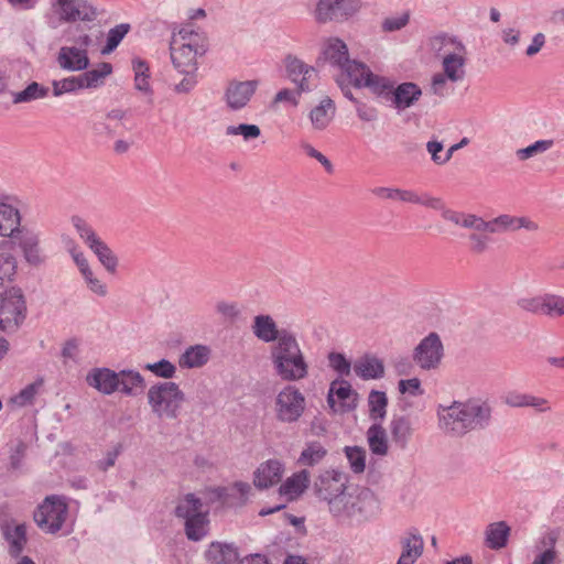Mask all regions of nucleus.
I'll use <instances>...</instances> for the list:
<instances>
[{
    "label": "nucleus",
    "mask_w": 564,
    "mask_h": 564,
    "mask_svg": "<svg viewBox=\"0 0 564 564\" xmlns=\"http://www.w3.org/2000/svg\"><path fill=\"white\" fill-rule=\"evenodd\" d=\"M270 361L274 375L282 381L296 382L308 376L310 366L293 333H283L270 347Z\"/></svg>",
    "instance_id": "nucleus-1"
},
{
    "label": "nucleus",
    "mask_w": 564,
    "mask_h": 564,
    "mask_svg": "<svg viewBox=\"0 0 564 564\" xmlns=\"http://www.w3.org/2000/svg\"><path fill=\"white\" fill-rule=\"evenodd\" d=\"M442 217L458 227L475 231H487V234L491 235L520 229L528 231H536L539 229V225L529 217H518L510 214H500L490 220H485L476 214L448 209L443 210Z\"/></svg>",
    "instance_id": "nucleus-2"
},
{
    "label": "nucleus",
    "mask_w": 564,
    "mask_h": 564,
    "mask_svg": "<svg viewBox=\"0 0 564 564\" xmlns=\"http://www.w3.org/2000/svg\"><path fill=\"white\" fill-rule=\"evenodd\" d=\"M329 513L340 523L362 522L373 513L376 500L368 489L348 488L326 503Z\"/></svg>",
    "instance_id": "nucleus-3"
},
{
    "label": "nucleus",
    "mask_w": 564,
    "mask_h": 564,
    "mask_svg": "<svg viewBox=\"0 0 564 564\" xmlns=\"http://www.w3.org/2000/svg\"><path fill=\"white\" fill-rule=\"evenodd\" d=\"M148 404L159 419L176 420L186 401L184 391L174 381H160L147 392Z\"/></svg>",
    "instance_id": "nucleus-4"
},
{
    "label": "nucleus",
    "mask_w": 564,
    "mask_h": 564,
    "mask_svg": "<svg viewBox=\"0 0 564 564\" xmlns=\"http://www.w3.org/2000/svg\"><path fill=\"white\" fill-rule=\"evenodd\" d=\"M362 0H317L311 14L317 24L343 23L362 9Z\"/></svg>",
    "instance_id": "nucleus-5"
},
{
    "label": "nucleus",
    "mask_w": 564,
    "mask_h": 564,
    "mask_svg": "<svg viewBox=\"0 0 564 564\" xmlns=\"http://www.w3.org/2000/svg\"><path fill=\"white\" fill-rule=\"evenodd\" d=\"M306 409V399L301 390L292 384L283 387L274 399L275 419L284 424L300 421Z\"/></svg>",
    "instance_id": "nucleus-6"
},
{
    "label": "nucleus",
    "mask_w": 564,
    "mask_h": 564,
    "mask_svg": "<svg viewBox=\"0 0 564 564\" xmlns=\"http://www.w3.org/2000/svg\"><path fill=\"white\" fill-rule=\"evenodd\" d=\"M340 72L354 87L369 88L377 96H382L392 88L391 80L373 74L365 63L356 59H350Z\"/></svg>",
    "instance_id": "nucleus-7"
},
{
    "label": "nucleus",
    "mask_w": 564,
    "mask_h": 564,
    "mask_svg": "<svg viewBox=\"0 0 564 564\" xmlns=\"http://www.w3.org/2000/svg\"><path fill=\"white\" fill-rule=\"evenodd\" d=\"M70 223L79 238L96 254L104 268L113 273L118 267V258L108 245L97 236L94 228L80 216H73Z\"/></svg>",
    "instance_id": "nucleus-8"
},
{
    "label": "nucleus",
    "mask_w": 564,
    "mask_h": 564,
    "mask_svg": "<svg viewBox=\"0 0 564 564\" xmlns=\"http://www.w3.org/2000/svg\"><path fill=\"white\" fill-rule=\"evenodd\" d=\"M68 506L64 498L51 496L45 498L34 513L37 527L46 533L59 531L66 520Z\"/></svg>",
    "instance_id": "nucleus-9"
},
{
    "label": "nucleus",
    "mask_w": 564,
    "mask_h": 564,
    "mask_svg": "<svg viewBox=\"0 0 564 564\" xmlns=\"http://www.w3.org/2000/svg\"><path fill=\"white\" fill-rule=\"evenodd\" d=\"M26 305L22 291L11 288L0 295V329L14 330L24 321Z\"/></svg>",
    "instance_id": "nucleus-10"
},
{
    "label": "nucleus",
    "mask_w": 564,
    "mask_h": 564,
    "mask_svg": "<svg viewBox=\"0 0 564 564\" xmlns=\"http://www.w3.org/2000/svg\"><path fill=\"white\" fill-rule=\"evenodd\" d=\"M517 306L521 311L533 315H543L551 318L564 316V296L555 293L520 297L517 300Z\"/></svg>",
    "instance_id": "nucleus-11"
},
{
    "label": "nucleus",
    "mask_w": 564,
    "mask_h": 564,
    "mask_svg": "<svg viewBox=\"0 0 564 564\" xmlns=\"http://www.w3.org/2000/svg\"><path fill=\"white\" fill-rule=\"evenodd\" d=\"M91 45V37L83 34L76 40V45L62 46L57 53L56 62L63 70L82 72L88 68L89 57L87 48Z\"/></svg>",
    "instance_id": "nucleus-12"
},
{
    "label": "nucleus",
    "mask_w": 564,
    "mask_h": 564,
    "mask_svg": "<svg viewBox=\"0 0 564 564\" xmlns=\"http://www.w3.org/2000/svg\"><path fill=\"white\" fill-rule=\"evenodd\" d=\"M444 357V346L437 333L432 332L425 336L412 354L413 361L422 370H432L438 368Z\"/></svg>",
    "instance_id": "nucleus-13"
},
{
    "label": "nucleus",
    "mask_w": 564,
    "mask_h": 564,
    "mask_svg": "<svg viewBox=\"0 0 564 564\" xmlns=\"http://www.w3.org/2000/svg\"><path fill=\"white\" fill-rule=\"evenodd\" d=\"M440 429L451 436L460 437L468 433L466 401H454L451 405H440L437 410Z\"/></svg>",
    "instance_id": "nucleus-14"
},
{
    "label": "nucleus",
    "mask_w": 564,
    "mask_h": 564,
    "mask_svg": "<svg viewBox=\"0 0 564 564\" xmlns=\"http://www.w3.org/2000/svg\"><path fill=\"white\" fill-rule=\"evenodd\" d=\"M372 193L381 198L398 200L402 203L422 205L434 210H448L440 197H432L429 194H419L411 189L393 188V187H377Z\"/></svg>",
    "instance_id": "nucleus-15"
},
{
    "label": "nucleus",
    "mask_w": 564,
    "mask_h": 564,
    "mask_svg": "<svg viewBox=\"0 0 564 564\" xmlns=\"http://www.w3.org/2000/svg\"><path fill=\"white\" fill-rule=\"evenodd\" d=\"M348 488V476L336 469L322 471L314 481L316 497L327 503Z\"/></svg>",
    "instance_id": "nucleus-16"
},
{
    "label": "nucleus",
    "mask_w": 564,
    "mask_h": 564,
    "mask_svg": "<svg viewBox=\"0 0 564 564\" xmlns=\"http://www.w3.org/2000/svg\"><path fill=\"white\" fill-rule=\"evenodd\" d=\"M259 86V80H231L225 88L224 101L231 111L247 107Z\"/></svg>",
    "instance_id": "nucleus-17"
},
{
    "label": "nucleus",
    "mask_w": 564,
    "mask_h": 564,
    "mask_svg": "<svg viewBox=\"0 0 564 564\" xmlns=\"http://www.w3.org/2000/svg\"><path fill=\"white\" fill-rule=\"evenodd\" d=\"M18 247L22 252L24 261L32 267H40L46 261V256L41 247L39 232L28 228H21L15 237Z\"/></svg>",
    "instance_id": "nucleus-18"
},
{
    "label": "nucleus",
    "mask_w": 564,
    "mask_h": 564,
    "mask_svg": "<svg viewBox=\"0 0 564 564\" xmlns=\"http://www.w3.org/2000/svg\"><path fill=\"white\" fill-rule=\"evenodd\" d=\"M357 397L348 381L336 379L329 386L327 403L334 412H347L356 409Z\"/></svg>",
    "instance_id": "nucleus-19"
},
{
    "label": "nucleus",
    "mask_w": 564,
    "mask_h": 564,
    "mask_svg": "<svg viewBox=\"0 0 564 564\" xmlns=\"http://www.w3.org/2000/svg\"><path fill=\"white\" fill-rule=\"evenodd\" d=\"M53 6L59 9L61 20L91 22L97 18V10L87 0H54Z\"/></svg>",
    "instance_id": "nucleus-20"
},
{
    "label": "nucleus",
    "mask_w": 564,
    "mask_h": 564,
    "mask_svg": "<svg viewBox=\"0 0 564 564\" xmlns=\"http://www.w3.org/2000/svg\"><path fill=\"white\" fill-rule=\"evenodd\" d=\"M286 72L291 80L296 84L299 93L310 91L313 86H315L317 72L313 66L304 63L302 59L288 56Z\"/></svg>",
    "instance_id": "nucleus-21"
},
{
    "label": "nucleus",
    "mask_w": 564,
    "mask_h": 564,
    "mask_svg": "<svg viewBox=\"0 0 564 564\" xmlns=\"http://www.w3.org/2000/svg\"><path fill=\"white\" fill-rule=\"evenodd\" d=\"M286 72L291 80L296 84L299 93L310 91L313 86H315L317 72L313 66L304 63L302 59L288 56Z\"/></svg>",
    "instance_id": "nucleus-22"
},
{
    "label": "nucleus",
    "mask_w": 564,
    "mask_h": 564,
    "mask_svg": "<svg viewBox=\"0 0 564 564\" xmlns=\"http://www.w3.org/2000/svg\"><path fill=\"white\" fill-rule=\"evenodd\" d=\"M391 96V104L398 111L405 110L413 107L422 96L420 86L412 82H405L397 87L392 83L391 90H388L383 96Z\"/></svg>",
    "instance_id": "nucleus-23"
},
{
    "label": "nucleus",
    "mask_w": 564,
    "mask_h": 564,
    "mask_svg": "<svg viewBox=\"0 0 564 564\" xmlns=\"http://www.w3.org/2000/svg\"><path fill=\"white\" fill-rule=\"evenodd\" d=\"M10 196L0 199V237L12 238L21 229L22 216L18 206L11 203Z\"/></svg>",
    "instance_id": "nucleus-24"
},
{
    "label": "nucleus",
    "mask_w": 564,
    "mask_h": 564,
    "mask_svg": "<svg viewBox=\"0 0 564 564\" xmlns=\"http://www.w3.org/2000/svg\"><path fill=\"white\" fill-rule=\"evenodd\" d=\"M467 430L477 431L487 429L492 420V408L487 401L469 399L466 401Z\"/></svg>",
    "instance_id": "nucleus-25"
},
{
    "label": "nucleus",
    "mask_w": 564,
    "mask_h": 564,
    "mask_svg": "<svg viewBox=\"0 0 564 564\" xmlns=\"http://www.w3.org/2000/svg\"><path fill=\"white\" fill-rule=\"evenodd\" d=\"M284 469V464L275 458L261 463L254 471V486L259 489H265L279 484L283 477Z\"/></svg>",
    "instance_id": "nucleus-26"
},
{
    "label": "nucleus",
    "mask_w": 564,
    "mask_h": 564,
    "mask_svg": "<svg viewBox=\"0 0 564 564\" xmlns=\"http://www.w3.org/2000/svg\"><path fill=\"white\" fill-rule=\"evenodd\" d=\"M119 376L109 368H94L87 373L86 382L100 393L110 395L119 390Z\"/></svg>",
    "instance_id": "nucleus-27"
},
{
    "label": "nucleus",
    "mask_w": 564,
    "mask_h": 564,
    "mask_svg": "<svg viewBox=\"0 0 564 564\" xmlns=\"http://www.w3.org/2000/svg\"><path fill=\"white\" fill-rule=\"evenodd\" d=\"M170 45L196 50L204 55L207 52L205 34L195 30L192 24H185L177 32H173Z\"/></svg>",
    "instance_id": "nucleus-28"
},
{
    "label": "nucleus",
    "mask_w": 564,
    "mask_h": 564,
    "mask_svg": "<svg viewBox=\"0 0 564 564\" xmlns=\"http://www.w3.org/2000/svg\"><path fill=\"white\" fill-rule=\"evenodd\" d=\"M170 55L174 68L184 75L196 74L197 57L202 56L196 50L170 45Z\"/></svg>",
    "instance_id": "nucleus-29"
},
{
    "label": "nucleus",
    "mask_w": 564,
    "mask_h": 564,
    "mask_svg": "<svg viewBox=\"0 0 564 564\" xmlns=\"http://www.w3.org/2000/svg\"><path fill=\"white\" fill-rule=\"evenodd\" d=\"M251 329L259 340L273 344L280 340L283 333H291L288 329H279L272 316L264 314L254 316Z\"/></svg>",
    "instance_id": "nucleus-30"
},
{
    "label": "nucleus",
    "mask_w": 564,
    "mask_h": 564,
    "mask_svg": "<svg viewBox=\"0 0 564 564\" xmlns=\"http://www.w3.org/2000/svg\"><path fill=\"white\" fill-rule=\"evenodd\" d=\"M431 50L442 59L447 56L466 53L465 44L455 35L441 33L433 36L430 41Z\"/></svg>",
    "instance_id": "nucleus-31"
},
{
    "label": "nucleus",
    "mask_w": 564,
    "mask_h": 564,
    "mask_svg": "<svg viewBox=\"0 0 564 564\" xmlns=\"http://www.w3.org/2000/svg\"><path fill=\"white\" fill-rule=\"evenodd\" d=\"M355 373L362 380L380 379L384 376V365L373 355H364L354 362Z\"/></svg>",
    "instance_id": "nucleus-32"
},
{
    "label": "nucleus",
    "mask_w": 564,
    "mask_h": 564,
    "mask_svg": "<svg viewBox=\"0 0 564 564\" xmlns=\"http://www.w3.org/2000/svg\"><path fill=\"white\" fill-rule=\"evenodd\" d=\"M237 547L231 543L212 542L205 552V558L210 564H235L238 560Z\"/></svg>",
    "instance_id": "nucleus-33"
},
{
    "label": "nucleus",
    "mask_w": 564,
    "mask_h": 564,
    "mask_svg": "<svg viewBox=\"0 0 564 564\" xmlns=\"http://www.w3.org/2000/svg\"><path fill=\"white\" fill-rule=\"evenodd\" d=\"M323 54L333 66L341 69L349 61L347 44L339 37H329L324 43Z\"/></svg>",
    "instance_id": "nucleus-34"
},
{
    "label": "nucleus",
    "mask_w": 564,
    "mask_h": 564,
    "mask_svg": "<svg viewBox=\"0 0 564 564\" xmlns=\"http://www.w3.org/2000/svg\"><path fill=\"white\" fill-rule=\"evenodd\" d=\"M310 473L305 469L293 474L289 477L279 488L281 497L285 498V501H292L299 498L305 489L308 487Z\"/></svg>",
    "instance_id": "nucleus-35"
},
{
    "label": "nucleus",
    "mask_w": 564,
    "mask_h": 564,
    "mask_svg": "<svg viewBox=\"0 0 564 564\" xmlns=\"http://www.w3.org/2000/svg\"><path fill=\"white\" fill-rule=\"evenodd\" d=\"M402 552L397 564H414L423 554L424 542L417 532H410L401 540Z\"/></svg>",
    "instance_id": "nucleus-36"
},
{
    "label": "nucleus",
    "mask_w": 564,
    "mask_h": 564,
    "mask_svg": "<svg viewBox=\"0 0 564 564\" xmlns=\"http://www.w3.org/2000/svg\"><path fill=\"white\" fill-rule=\"evenodd\" d=\"M393 443L401 449L406 448L412 435L413 427L409 417L404 415L393 416L389 424Z\"/></svg>",
    "instance_id": "nucleus-37"
},
{
    "label": "nucleus",
    "mask_w": 564,
    "mask_h": 564,
    "mask_svg": "<svg viewBox=\"0 0 564 564\" xmlns=\"http://www.w3.org/2000/svg\"><path fill=\"white\" fill-rule=\"evenodd\" d=\"M336 107L329 97L323 98L310 112V120L315 130H324L335 116Z\"/></svg>",
    "instance_id": "nucleus-38"
},
{
    "label": "nucleus",
    "mask_w": 564,
    "mask_h": 564,
    "mask_svg": "<svg viewBox=\"0 0 564 564\" xmlns=\"http://www.w3.org/2000/svg\"><path fill=\"white\" fill-rule=\"evenodd\" d=\"M210 358V348L205 345H194L185 349L180 356L181 368L193 369L205 366Z\"/></svg>",
    "instance_id": "nucleus-39"
},
{
    "label": "nucleus",
    "mask_w": 564,
    "mask_h": 564,
    "mask_svg": "<svg viewBox=\"0 0 564 564\" xmlns=\"http://www.w3.org/2000/svg\"><path fill=\"white\" fill-rule=\"evenodd\" d=\"M119 390L128 397H137L145 389V380L139 371L121 370L119 371Z\"/></svg>",
    "instance_id": "nucleus-40"
},
{
    "label": "nucleus",
    "mask_w": 564,
    "mask_h": 564,
    "mask_svg": "<svg viewBox=\"0 0 564 564\" xmlns=\"http://www.w3.org/2000/svg\"><path fill=\"white\" fill-rule=\"evenodd\" d=\"M510 535V527L505 521L494 522L487 525L485 531L486 545L491 550H500L507 545Z\"/></svg>",
    "instance_id": "nucleus-41"
},
{
    "label": "nucleus",
    "mask_w": 564,
    "mask_h": 564,
    "mask_svg": "<svg viewBox=\"0 0 564 564\" xmlns=\"http://www.w3.org/2000/svg\"><path fill=\"white\" fill-rule=\"evenodd\" d=\"M132 69L134 73V88L149 97L152 102L153 89L150 84V67L147 61L134 57L132 59Z\"/></svg>",
    "instance_id": "nucleus-42"
},
{
    "label": "nucleus",
    "mask_w": 564,
    "mask_h": 564,
    "mask_svg": "<svg viewBox=\"0 0 564 564\" xmlns=\"http://www.w3.org/2000/svg\"><path fill=\"white\" fill-rule=\"evenodd\" d=\"M466 62L467 52L447 56L442 59L443 73L448 77L449 82L458 83L465 78Z\"/></svg>",
    "instance_id": "nucleus-43"
},
{
    "label": "nucleus",
    "mask_w": 564,
    "mask_h": 564,
    "mask_svg": "<svg viewBox=\"0 0 564 564\" xmlns=\"http://www.w3.org/2000/svg\"><path fill=\"white\" fill-rule=\"evenodd\" d=\"M367 441L372 454L384 456L388 454V435L382 423H373L367 431Z\"/></svg>",
    "instance_id": "nucleus-44"
},
{
    "label": "nucleus",
    "mask_w": 564,
    "mask_h": 564,
    "mask_svg": "<svg viewBox=\"0 0 564 564\" xmlns=\"http://www.w3.org/2000/svg\"><path fill=\"white\" fill-rule=\"evenodd\" d=\"M208 510L203 509V502L194 494H187L181 499L175 508V516L183 519L184 522L188 519L195 518L196 514H203Z\"/></svg>",
    "instance_id": "nucleus-45"
},
{
    "label": "nucleus",
    "mask_w": 564,
    "mask_h": 564,
    "mask_svg": "<svg viewBox=\"0 0 564 564\" xmlns=\"http://www.w3.org/2000/svg\"><path fill=\"white\" fill-rule=\"evenodd\" d=\"M4 538L9 543V554L12 557H19L26 544V527L25 524H17L13 528H7Z\"/></svg>",
    "instance_id": "nucleus-46"
},
{
    "label": "nucleus",
    "mask_w": 564,
    "mask_h": 564,
    "mask_svg": "<svg viewBox=\"0 0 564 564\" xmlns=\"http://www.w3.org/2000/svg\"><path fill=\"white\" fill-rule=\"evenodd\" d=\"M388 397L386 392L371 390L368 395L369 416L375 423H382L387 415Z\"/></svg>",
    "instance_id": "nucleus-47"
},
{
    "label": "nucleus",
    "mask_w": 564,
    "mask_h": 564,
    "mask_svg": "<svg viewBox=\"0 0 564 564\" xmlns=\"http://www.w3.org/2000/svg\"><path fill=\"white\" fill-rule=\"evenodd\" d=\"M112 73V66L110 63L101 62L98 64L97 68L87 70L80 74V79L83 82L84 89L88 88H97L101 86L107 76Z\"/></svg>",
    "instance_id": "nucleus-48"
},
{
    "label": "nucleus",
    "mask_w": 564,
    "mask_h": 564,
    "mask_svg": "<svg viewBox=\"0 0 564 564\" xmlns=\"http://www.w3.org/2000/svg\"><path fill=\"white\" fill-rule=\"evenodd\" d=\"M327 455L325 446L317 442H307L304 449L302 451L297 463L302 466H315L319 464Z\"/></svg>",
    "instance_id": "nucleus-49"
},
{
    "label": "nucleus",
    "mask_w": 564,
    "mask_h": 564,
    "mask_svg": "<svg viewBox=\"0 0 564 564\" xmlns=\"http://www.w3.org/2000/svg\"><path fill=\"white\" fill-rule=\"evenodd\" d=\"M184 524L187 539L191 541H199L208 532V512L196 514L195 518L188 519Z\"/></svg>",
    "instance_id": "nucleus-50"
},
{
    "label": "nucleus",
    "mask_w": 564,
    "mask_h": 564,
    "mask_svg": "<svg viewBox=\"0 0 564 564\" xmlns=\"http://www.w3.org/2000/svg\"><path fill=\"white\" fill-rule=\"evenodd\" d=\"M48 95V88L36 82L29 84L23 90L12 94L13 104L30 102L36 99L45 98Z\"/></svg>",
    "instance_id": "nucleus-51"
},
{
    "label": "nucleus",
    "mask_w": 564,
    "mask_h": 564,
    "mask_svg": "<svg viewBox=\"0 0 564 564\" xmlns=\"http://www.w3.org/2000/svg\"><path fill=\"white\" fill-rule=\"evenodd\" d=\"M18 261L10 252H0V288L13 281L17 274Z\"/></svg>",
    "instance_id": "nucleus-52"
},
{
    "label": "nucleus",
    "mask_w": 564,
    "mask_h": 564,
    "mask_svg": "<svg viewBox=\"0 0 564 564\" xmlns=\"http://www.w3.org/2000/svg\"><path fill=\"white\" fill-rule=\"evenodd\" d=\"M130 30V25L121 23L110 29L107 34L106 45L101 48L102 54H109L117 48Z\"/></svg>",
    "instance_id": "nucleus-53"
},
{
    "label": "nucleus",
    "mask_w": 564,
    "mask_h": 564,
    "mask_svg": "<svg viewBox=\"0 0 564 564\" xmlns=\"http://www.w3.org/2000/svg\"><path fill=\"white\" fill-rule=\"evenodd\" d=\"M53 95L59 97L63 94L74 93L84 89L80 76H69L59 80H53Z\"/></svg>",
    "instance_id": "nucleus-54"
},
{
    "label": "nucleus",
    "mask_w": 564,
    "mask_h": 564,
    "mask_svg": "<svg viewBox=\"0 0 564 564\" xmlns=\"http://www.w3.org/2000/svg\"><path fill=\"white\" fill-rule=\"evenodd\" d=\"M553 140H539L527 148L518 149L516 151V155L520 161H525L534 155L546 152L553 147Z\"/></svg>",
    "instance_id": "nucleus-55"
},
{
    "label": "nucleus",
    "mask_w": 564,
    "mask_h": 564,
    "mask_svg": "<svg viewBox=\"0 0 564 564\" xmlns=\"http://www.w3.org/2000/svg\"><path fill=\"white\" fill-rule=\"evenodd\" d=\"M227 135H241L245 141L257 139L261 134V130L257 124L240 123L238 126H228L226 128Z\"/></svg>",
    "instance_id": "nucleus-56"
},
{
    "label": "nucleus",
    "mask_w": 564,
    "mask_h": 564,
    "mask_svg": "<svg viewBox=\"0 0 564 564\" xmlns=\"http://www.w3.org/2000/svg\"><path fill=\"white\" fill-rule=\"evenodd\" d=\"M487 231H475L468 236V248L474 254L485 253L490 245V238L486 235Z\"/></svg>",
    "instance_id": "nucleus-57"
},
{
    "label": "nucleus",
    "mask_w": 564,
    "mask_h": 564,
    "mask_svg": "<svg viewBox=\"0 0 564 564\" xmlns=\"http://www.w3.org/2000/svg\"><path fill=\"white\" fill-rule=\"evenodd\" d=\"M145 370L151 371L156 377L163 379H172L175 376L176 367L171 361L166 359H161L158 362L147 364L144 366ZM169 381V380H165Z\"/></svg>",
    "instance_id": "nucleus-58"
},
{
    "label": "nucleus",
    "mask_w": 564,
    "mask_h": 564,
    "mask_svg": "<svg viewBox=\"0 0 564 564\" xmlns=\"http://www.w3.org/2000/svg\"><path fill=\"white\" fill-rule=\"evenodd\" d=\"M346 457L354 473L359 474L366 467V453L359 447H346Z\"/></svg>",
    "instance_id": "nucleus-59"
},
{
    "label": "nucleus",
    "mask_w": 564,
    "mask_h": 564,
    "mask_svg": "<svg viewBox=\"0 0 564 564\" xmlns=\"http://www.w3.org/2000/svg\"><path fill=\"white\" fill-rule=\"evenodd\" d=\"M43 381L39 380L31 384H28L24 389H22L17 395H14L11 401L19 405L24 406L26 404L32 403L34 397L36 395L39 388L42 386Z\"/></svg>",
    "instance_id": "nucleus-60"
},
{
    "label": "nucleus",
    "mask_w": 564,
    "mask_h": 564,
    "mask_svg": "<svg viewBox=\"0 0 564 564\" xmlns=\"http://www.w3.org/2000/svg\"><path fill=\"white\" fill-rule=\"evenodd\" d=\"M328 364L332 369L338 372L340 376H349L351 372L350 361L340 352H329Z\"/></svg>",
    "instance_id": "nucleus-61"
},
{
    "label": "nucleus",
    "mask_w": 564,
    "mask_h": 564,
    "mask_svg": "<svg viewBox=\"0 0 564 564\" xmlns=\"http://www.w3.org/2000/svg\"><path fill=\"white\" fill-rule=\"evenodd\" d=\"M355 110L361 121L373 122L378 119L377 108L364 101H355Z\"/></svg>",
    "instance_id": "nucleus-62"
},
{
    "label": "nucleus",
    "mask_w": 564,
    "mask_h": 564,
    "mask_svg": "<svg viewBox=\"0 0 564 564\" xmlns=\"http://www.w3.org/2000/svg\"><path fill=\"white\" fill-rule=\"evenodd\" d=\"M444 145L441 141L431 140L426 143V151L430 153L433 163L436 165H444L447 163L445 152L443 153Z\"/></svg>",
    "instance_id": "nucleus-63"
},
{
    "label": "nucleus",
    "mask_w": 564,
    "mask_h": 564,
    "mask_svg": "<svg viewBox=\"0 0 564 564\" xmlns=\"http://www.w3.org/2000/svg\"><path fill=\"white\" fill-rule=\"evenodd\" d=\"M448 77L444 73H436L431 79V91L432 94L445 97L448 95L447 82Z\"/></svg>",
    "instance_id": "nucleus-64"
}]
</instances>
